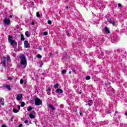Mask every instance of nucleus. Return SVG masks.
<instances>
[{"label":"nucleus","mask_w":127,"mask_h":127,"mask_svg":"<svg viewBox=\"0 0 127 127\" xmlns=\"http://www.w3.org/2000/svg\"><path fill=\"white\" fill-rule=\"evenodd\" d=\"M19 58L21 59V67L25 68V67H26V65H27V62H26V58H25V56L24 55H21L19 57Z\"/></svg>","instance_id":"nucleus-1"},{"label":"nucleus","mask_w":127,"mask_h":127,"mask_svg":"<svg viewBox=\"0 0 127 127\" xmlns=\"http://www.w3.org/2000/svg\"><path fill=\"white\" fill-rule=\"evenodd\" d=\"M8 41L9 43L10 44V45L13 47H14V46H16V45H17V43H16V42H15V40H12V37L10 35L8 36Z\"/></svg>","instance_id":"nucleus-2"},{"label":"nucleus","mask_w":127,"mask_h":127,"mask_svg":"<svg viewBox=\"0 0 127 127\" xmlns=\"http://www.w3.org/2000/svg\"><path fill=\"white\" fill-rule=\"evenodd\" d=\"M8 63L9 62V57H7V58L4 57L3 59L1 60V63L3 65V67H5V64L6 63Z\"/></svg>","instance_id":"nucleus-3"},{"label":"nucleus","mask_w":127,"mask_h":127,"mask_svg":"<svg viewBox=\"0 0 127 127\" xmlns=\"http://www.w3.org/2000/svg\"><path fill=\"white\" fill-rule=\"evenodd\" d=\"M3 23L5 25H9V24H10V19L9 18H4Z\"/></svg>","instance_id":"nucleus-4"},{"label":"nucleus","mask_w":127,"mask_h":127,"mask_svg":"<svg viewBox=\"0 0 127 127\" xmlns=\"http://www.w3.org/2000/svg\"><path fill=\"white\" fill-rule=\"evenodd\" d=\"M35 103L36 106H40L42 104V101L39 98H36L35 100Z\"/></svg>","instance_id":"nucleus-5"},{"label":"nucleus","mask_w":127,"mask_h":127,"mask_svg":"<svg viewBox=\"0 0 127 127\" xmlns=\"http://www.w3.org/2000/svg\"><path fill=\"white\" fill-rule=\"evenodd\" d=\"M21 99H22V94H20L17 95V96L16 97V100L17 101H20V100H21Z\"/></svg>","instance_id":"nucleus-6"},{"label":"nucleus","mask_w":127,"mask_h":127,"mask_svg":"<svg viewBox=\"0 0 127 127\" xmlns=\"http://www.w3.org/2000/svg\"><path fill=\"white\" fill-rule=\"evenodd\" d=\"M24 44L25 48H29V43H28V41H25Z\"/></svg>","instance_id":"nucleus-7"},{"label":"nucleus","mask_w":127,"mask_h":127,"mask_svg":"<svg viewBox=\"0 0 127 127\" xmlns=\"http://www.w3.org/2000/svg\"><path fill=\"white\" fill-rule=\"evenodd\" d=\"M0 104L2 106H4V99L1 97H0Z\"/></svg>","instance_id":"nucleus-8"},{"label":"nucleus","mask_w":127,"mask_h":127,"mask_svg":"<svg viewBox=\"0 0 127 127\" xmlns=\"http://www.w3.org/2000/svg\"><path fill=\"white\" fill-rule=\"evenodd\" d=\"M48 107H49V108H50V109H51V110L52 111H55V108L54 107V106L53 105L48 104Z\"/></svg>","instance_id":"nucleus-9"},{"label":"nucleus","mask_w":127,"mask_h":127,"mask_svg":"<svg viewBox=\"0 0 127 127\" xmlns=\"http://www.w3.org/2000/svg\"><path fill=\"white\" fill-rule=\"evenodd\" d=\"M56 93H61V94H62V93H63V90H62V89H58L56 90Z\"/></svg>","instance_id":"nucleus-10"},{"label":"nucleus","mask_w":127,"mask_h":127,"mask_svg":"<svg viewBox=\"0 0 127 127\" xmlns=\"http://www.w3.org/2000/svg\"><path fill=\"white\" fill-rule=\"evenodd\" d=\"M104 29L106 33H110V30H109V28L107 27H105Z\"/></svg>","instance_id":"nucleus-11"},{"label":"nucleus","mask_w":127,"mask_h":127,"mask_svg":"<svg viewBox=\"0 0 127 127\" xmlns=\"http://www.w3.org/2000/svg\"><path fill=\"white\" fill-rule=\"evenodd\" d=\"M4 87L6 88V89H7V90H8V91H10V90H11V88H10V86H9L8 85H5Z\"/></svg>","instance_id":"nucleus-12"},{"label":"nucleus","mask_w":127,"mask_h":127,"mask_svg":"<svg viewBox=\"0 0 127 127\" xmlns=\"http://www.w3.org/2000/svg\"><path fill=\"white\" fill-rule=\"evenodd\" d=\"M92 104H93V101L92 100H89L87 105L91 107V106H92Z\"/></svg>","instance_id":"nucleus-13"},{"label":"nucleus","mask_w":127,"mask_h":127,"mask_svg":"<svg viewBox=\"0 0 127 127\" xmlns=\"http://www.w3.org/2000/svg\"><path fill=\"white\" fill-rule=\"evenodd\" d=\"M13 113H15V114H17V113H18L19 112V110H17L16 109H13Z\"/></svg>","instance_id":"nucleus-14"},{"label":"nucleus","mask_w":127,"mask_h":127,"mask_svg":"<svg viewBox=\"0 0 127 127\" xmlns=\"http://www.w3.org/2000/svg\"><path fill=\"white\" fill-rule=\"evenodd\" d=\"M59 87V84H58V83L55 84L54 86V87L55 88V89H58Z\"/></svg>","instance_id":"nucleus-15"},{"label":"nucleus","mask_w":127,"mask_h":127,"mask_svg":"<svg viewBox=\"0 0 127 127\" xmlns=\"http://www.w3.org/2000/svg\"><path fill=\"white\" fill-rule=\"evenodd\" d=\"M25 35L26 36H27V37H29V36H30V35H29V33L28 32V31H26L25 32Z\"/></svg>","instance_id":"nucleus-16"},{"label":"nucleus","mask_w":127,"mask_h":127,"mask_svg":"<svg viewBox=\"0 0 127 127\" xmlns=\"http://www.w3.org/2000/svg\"><path fill=\"white\" fill-rule=\"evenodd\" d=\"M29 117L30 119H34V115H33L32 114H30Z\"/></svg>","instance_id":"nucleus-17"},{"label":"nucleus","mask_w":127,"mask_h":127,"mask_svg":"<svg viewBox=\"0 0 127 127\" xmlns=\"http://www.w3.org/2000/svg\"><path fill=\"white\" fill-rule=\"evenodd\" d=\"M21 40H22V41L24 40V36L22 34L21 35Z\"/></svg>","instance_id":"nucleus-18"},{"label":"nucleus","mask_w":127,"mask_h":127,"mask_svg":"<svg viewBox=\"0 0 127 127\" xmlns=\"http://www.w3.org/2000/svg\"><path fill=\"white\" fill-rule=\"evenodd\" d=\"M36 16L37 17H40V14H39V12H37Z\"/></svg>","instance_id":"nucleus-19"},{"label":"nucleus","mask_w":127,"mask_h":127,"mask_svg":"<svg viewBox=\"0 0 127 127\" xmlns=\"http://www.w3.org/2000/svg\"><path fill=\"white\" fill-rule=\"evenodd\" d=\"M86 80H90L91 79V76H87L85 77Z\"/></svg>","instance_id":"nucleus-20"},{"label":"nucleus","mask_w":127,"mask_h":127,"mask_svg":"<svg viewBox=\"0 0 127 127\" xmlns=\"http://www.w3.org/2000/svg\"><path fill=\"white\" fill-rule=\"evenodd\" d=\"M25 105V104L24 103V102H22L21 103V107H24Z\"/></svg>","instance_id":"nucleus-21"},{"label":"nucleus","mask_w":127,"mask_h":127,"mask_svg":"<svg viewBox=\"0 0 127 127\" xmlns=\"http://www.w3.org/2000/svg\"><path fill=\"white\" fill-rule=\"evenodd\" d=\"M32 110V108L29 107L28 108L27 111H28V112H30V111H31Z\"/></svg>","instance_id":"nucleus-22"},{"label":"nucleus","mask_w":127,"mask_h":127,"mask_svg":"<svg viewBox=\"0 0 127 127\" xmlns=\"http://www.w3.org/2000/svg\"><path fill=\"white\" fill-rule=\"evenodd\" d=\"M65 73H66V70L63 69V70L62 71V74H65Z\"/></svg>","instance_id":"nucleus-23"},{"label":"nucleus","mask_w":127,"mask_h":127,"mask_svg":"<svg viewBox=\"0 0 127 127\" xmlns=\"http://www.w3.org/2000/svg\"><path fill=\"white\" fill-rule=\"evenodd\" d=\"M109 92H111V90H112V91H114V89H113V88L112 87H110L108 89Z\"/></svg>","instance_id":"nucleus-24"},{"label":"nucleus","mask_w":127,"mask_h":127,"mask_svg":"<svg viewBox=\"0 0 127 127\" xmlns=\"http://www.w3.org/2000/svg\"><path fill=\"white\" fill-rule=\"evenodd\" d=\"M48 24H51L52 23V22L51 21V20H48Z\"/></svg>","instance_id":"nucleus-25"},{"label":"nucleus","mask_w":127,"mask_h":127,"mask_svg":"<svg viewBox=\"0 0 127 127\" xmlns=\"http://www.w3.org/2000/svg\"><path fill=\"white\" fill-rule=\"evenodd\" d=\"M37 58H42V57L41 56V55L38 54L37 56Z\"/></svg>","instance_id":"nucleus-26"},{"label":"nucleus","mask_w":127,"mask_h":127,"mask_svg":"<svg viewBox=\"0 0 127 127\" xmlns=\"http://www.w3.org/2000/svg\"><path fill=\"white\" fill-rule=\"evenodd\" d=\"M47 91H48V92H51V88H50V87H49L47 88Z\"/></svg>","instance_id":"nucleus-27"},{"label":"nucleus","mask_w":127,"mask_h":127,"mask_svg":"<svg viewBox=\"0 0 127 127\" xmlns=\"http://www.w3.org/2000/svg\"><path fill=\"white\" fill-rule=\"evenodd\" d=\"M66 34H67V36H68V37L70 36V33H69V32H68V31L66 32Z\"/></svg>","instance_id":"nucleus-28"},{"label":"nucleus","mask_w":127,"mask_h":127,"mask_svg":"<svg viewBox=\"0 0 127 127\" xmlns=\"http://www.w3.org/2000/svg\"><path fill=\"white\" fill-rule=\"evenodd\" d=\"M43 34L44 35H47V34H48V33H47V32H44Z\"/></svg>","instance_id":"nucleus-29"},{"label":"nucleus","mask_w":127,"mask_h":127,"mask_svg":"<svg viewBox=\"0 0 127 127\" xmlns=\"http://www.w3.org/2000/svg\"><path fill=\"white\" fill-rule=\"evenodd\" d=\"M20 83L21 84H23V80L22 79H21L20 81Z\"/></svg>","instance_id":"nucleus-30"},{"label":"nucleus","mask_w":127,"mask_h":127,"mask_svg":"<svg viewBox=\"0 0 127 127\" xmlns=\"http://www.w3.org/2000/svg\"><path fill=\"white\" fill-rule=\"evenodd\" d=\"M8 79L10 81L12 80V78L11 77H8Z\"/></svg>","instance_id":"nucleus-31"},{"label":"nucleus","mask_w":127,"mask_h":127,"mask_svg":"<svg viewBox=\"0 0 127 127\" xmlns=\"http://www.w3.org/2000/svg\"><path fill=\"white\" fill-rule=\"evenodd\" d=\"M24 123H25V124H28V121L25 120V121H24Z\"/></svg>","instance_id":"nucleus-32"},{"label":"nucleus","mask_w":127,"mask_h":127,"mask_svg":"<svg viewBox=\"0 0 127 127\" xmlns=\"http://www.w3.org/2000/svg\"><path fill=\"white\" fill-rule=\"evenodd\" d=\"M118 6H119V7H121L122 4L121 3H118Z\"/></svg>","instance_id":"nucleus-33"},{"label":"nucleus","mask_w":127,"mask_h":127,"mask_svg":"<svg viewBox=\"0 0 127 127\" xmlns=\"http://www.w3.org/2000/svg\"><path fill=\"white\" fill-rule=\"evenodd\" d=\"M111 23L112 24V25H113V26H115V21H113V22H111Z\"/></svg>","instance_id":"nucleus-34"},{"label":"nucleus","mask_w":127,"mask_h":127,"mask_svg":"<svg viewBox=\"0 0 127 127\" xmlns=\"http://www.w3.org/2000/svg\"><path fill=\"white\" fill-rule=\"evenodd\" d=\"M18 110H19H19H20V106L19 105H18Z\"/></svg>","instance_id":"nucleus-35"},{"label":"nucleus","mask_w":127,"mask_h":127,"mask_svg":"<svg viewBox=\"0 0 127 127\" xmlns=\"http://www.w3.org/2000/svg\"><path fill=\"white\" fill-rule=\"evenodd\" d=\"M48 95H49V96H50V95H51V93H50V91H49V92H48Z\"/></svg>","instance_id":"nucleus-36"},{"label":"nucleus","mask_w":127,"mask_h":127,"mask_svg":"<svg viewBox=\"0 0 127 127\" xmlns=\"http://www.w3.org/2000/svg\"><path fill=\"white\" fill-rule=\"evenodd\" d=\"M22 127V124H20L18 127Z\"/></svg>","instance_id":"nucleus-37"},{"label":"nucleus","mask_w":127,"mask_h":127,"mask_svg":"<svg viewBox=\"0 0 127 127\" xmlns=\"http://www.w3.org/2000/svg\"><path fill=\"white\" fill-rule=\"evenodd\" d=\"M1 127H6V126L5 125H2L1 126Z\"/></svg>","instance_id":"nucleus-38"},{"label":"nucleus","mask_w":127,"mask_h":127,"mask_svg":"<svg viewBox=\"0 0 127 127\" xmlns=\"http://www.w3.org/2000/svg\"><path fill=\"white\" fill-rule=\"evenodd\" d=\"M9 17L10 18H11L12 17V15H9Z\"/></svg>","instance_id":"nucleus-39"},{"label":"nucleus","mask_w":127,"mask_h":127,"mask_svg":"<svg viewBox=\"0 0 127 127\" xmlns=\"http://www.w3.org/2000/svg\"><path fill=\"white\" fill-rule=\"evenodd\" d=\"M31 24L32 25H34V22H32Z\"/></svg>","instance_id":"nucleus-40"},{"label":"nucleus","mask_w":127,"mask_h":127,"mask_svg":"<svg viewBox=\"0 0 127 127\" xmlns=\"http://www.w3.org/2000/svg\"><path fill=\"white\" fill-rule=\"evenodd\" d=\"M60 107L61 108H63V105H60Z\"/></svg>","instance_id":"nucleus-41"},{"label":"nucleus","mask_w":127,"mask_h":127,"mask_svg":"<svg viewBox=\"0 0 127 127\" xmlns=\"http://www.w3.org/2000/svg\"><path fill=\"white\" fill-rule=\"evenodd\" d=\"M42 65H43V64L42 63L40 65V67H41Z\"/></svg>","instance_id":"nucleus-42"},{"label":"nucleus","mask_w":127,"mask_h":127,"mask_svg":"<svg viewBox=\"0 0 127 127\" xmlns=\"http://www.w3.org/2000/svg\"><path fill=\"white\" fill-rule=\"evenodd\" d=\"M72 72H73V73H75V70H74V69H72Z\"/></svg>","instance_id":"nucleus-43"},{"label":"nucleus","mask_w":127,"mask_h":127,"mask_svg":"<svg viewBox=\"0 0 127 127\" xmlns=\"http://www.w3.org/2000/svg\"><path fill=\"white\" fill-rule=\"evenodd\" d=\"M80 116H82V113L81 112L79 113Z\"/></svg>","instance_id":"nucleus-44"},{"label":"nucleus","mask_w":127,"mask_h":127,"mask_svg":"<svg viewBox=\"0 0 127 127\" xmlns=\"http://www.w3.org/2000/svg\"><path fill=\"white\" fill-rule=\"evenodd\" d=\"M126 116H127V112L125 113Z\"/></svg>","instance_id":"nucleus-45"},{"label":"nucleus","mask_w":127,"mask_h":127,"mask_svg":"<svg viewBox=\"0 0 127 127\" xmlns=\"http://www.w3.org/2000/svg\"><path fill=\"white\" fill-rule=\"evenodd\" d=\"M69 74H71V71H69Z\"/></svg>","instance_id":"nucleus-46"},{"label":"nucleus","mask_w":127,"mask_h":127,"mask_svg":"<svg viewBox=\"0 0 127 127\" xmlns=\"http://www.w3.org/2000/svg\"><path fill=\"white\" fill-rule=\"evenodd\" d=\"M39 49H40V50H42L41 48H40Z\"/></svg>","instance_id":"nucleus-47"},{"label":"nucleus","mask_w":127,"mask_h":127,"mask_svg":"<svg viewBox=\"0 0 127 127\" xmlns=\"http://www.w3.org/2000/svg\"><path fill=\"white\" fill-rule=\"evenodd\" d=\"M11 122H12V118H11Z\"/></svg>","instance_id":"nucleus-48"},{"label":"nucleus","mask_w":127,"mask_h":127,"mask_svg":"<svg viewBox=\"0 0 127 127\" xmlns=\"http://www.w3.org/2000/svg\"><path fill=\"white\" fill-rule=\"evenodd\" d=\"M66 8H67V9H68V6H66Z\"/></svg>","instance_id":"nucleus-49"},{"label":"nucleus","mask_w":127,"mask_h":127,"mask_svg":"<svg viewBox=\"0 0 127 127\" xmlns=\"http://www.w3.org/2000/svg\"><path fill=\"white\" fill-rule=\"evenodd\" d=\"M123 56H126V54H125V55H123Z\"/></svg>","instance_id":"nucleus-50"},{"label":"nucleus","mask_w":127,"mask_h":127,"mask_svg":"<svg viewBox=\"0 0 127 127\" xmlns=\"http://www.w3.org/2000/svg\"><path fill=\"white\" fill-rule=\"evenodd\" d=\"M42 75H44V73H42Z\"/></svg>","instance_id":"nucleus-51"},{"label":"nucleus","mask_w":127,"mask_h":127,"mask_svg":"<svg viewBox=\"0 0 127 127\" xmlns=\"http://www.w3.org/2000/svg\"><path fill=\"white\" fill-rule=\"evenodd\" d=\"M108 114H110L109 113H108Z\"/></svg>","instance_id":"nucleus-52"}]
</instances>
